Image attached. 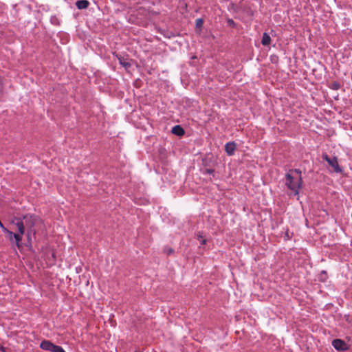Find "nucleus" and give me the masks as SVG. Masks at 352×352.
I'll return each instance as SVG.
<instances>
[{
    "label": "nucleus",
    "instance_id": "1",
    "mask_svg": "<svg viewBox=\"0 0 352 352\" xmlns=\"http://www.w3.org/2000/svg\"><path fill=\"white\" fill-rule=\"evenodd\" d=\"M301 170L299 169L289 170L285 175V185L294 193L298 195L302 187Z\"/></svg>",
    "mask_w": 352,
    "mask_h": 352
},
{
    "label": "nucleus",
    "instance_id": "2",
    "mask_svg": "<svg viewBox=\"0 0 352 352\" xmlns=\"http://www.w3.org/2000/svg\"><path fill=\"white\" fill-rule=\"evenodd\" d=\"M322 157L324 160L327 161L329 166H331L336 173H341L342 169L340 168L338 159L336 157L332 158L329 157L327 153H323Z\"/></svg>",
    "mask_w": 352,
    "mask_h": 352
},
{
    "label": "nucleus",
    "instance_id": "3",
    "mask_svg": "<svg viewBox=\"0 0 352 352\" xmlns=\"http://www.w3.org/2000/svg\"><path fill=\"white\" fill-rule=\"evenodd\" d=\"M332 346L337 351H344L348 349L347 344L340 339H335L332 341Z\"/></svg>",
    "mask_w": 352,
    "mask_h": 352
},
{
    "label": "nucleus",
    "instance_id": "4",
    "mask_svg": "<svg viewBox=\"0 0 352 352\" xmlns=\"http://www.w3.org/2000/svg\"><path fill=\"white\" fill-rule=\"evenodd\" d=\"M5 234H7L8 235L9 239L10 241H12L13 239L15 241L16 245L17 247H20V243L22 241V237L21 236V234H18L16 233H14L12 231L8 230Z\"/></svg>",
    "mask_w": 352,
    "mask_h": 352
},
{
    "label": "nucleus",
    "instance_id": "5",
    "mask_svg": "<svg viewBox=\"0 0 352 352\" xmlns=\"http://www.w3.org/2000/svg\"><path fill=\"white\" fill-rule=\"evenodd\" d=\"M236 148V144L234 142H229L225 145V151L229 156H232L234 154Z\"/></svg>",
    "mask_w": 352,
    "mask_h": 352
},
{
    "label": "nucleus",
    "instance_id": "6",
    "mask_svg": "<svg viewBox=\"0 0 352 352\" xmlns=\"http://www.w3.org/2000/svg\"><path fill=\"white\" fill-rule=\"evenodd\" d=\"M24 220L25 226L29 227L30 228L34 227L35 218L33 215L27 214L23 217Z\"/></svg>",
    "mask_w": 352,
    "mask_h": 352
},
{
    "label": "nucleus",
    "instance_id": "7",
    "mask_svg": "<svg viewBox=\"0 0 352 352\" xmlns=\"http://www.w3.org/2000/svg\"><path fill=\"white\" fill-rule=\"evenodd\" d=\"M116 58H118L119 63L125 69H128L131 67V63L128 61L127 58L122 57L120 55L116 54Z\"/></svg>",
    "mask_w": 352,
    "mask_h": 352
},
{
    "label": "nucleus",
    "instance_id": "8",
    "mask_svg": "<svg viewBox=\"0 0 352 352\" xmlns=\"http://www.w3.org/2000/svg\"><path fill=\"white\" fill-rule=\"evenodd\" d=\"M53 346H54V344L52 343L49 340H43L41 342V343L40 344V347L42 349L46 350V351H52Z\"/></svg>",
    "mask_w": 352,
    "mask_h": 352
},
{
    "label": "nucleus",
    "instance_id": "9",
    "mask_svg": "<svg viewBox=\"0 0 352 352\" xmlns=\"http://www.w3.org/2000/svg\"><path fill=\"white\" fill-rule=\"evenodd\" d=\"M15 225L18 228L19 233L18 234H21V236L24 234L25 233V225L23 221L21 219H19L16 223Z\"/></svg>",
    "mask_w": 352,
    "mask_h": 352
},
{
    "label": "nucleus",
    "instance_id": "10",
    "mask_svg": "<svg viewBox=\"0 0 352 352\" xmlns=\"http://www.w3.org/2000/svg\"><path fill=\"white\" fill-rule=\"evenodd\" d=\"M78 9L82 10L87 8L89 6V2L87 0H78L76 3Z\"/></svg>",
    "mask_w": 352,
    "mask_h": 352
},
{
    "label": "nucleus",
    "instance_id": "11",
    "mask_svg": "<svg viewBox=\"0 0 352 352\" xmlns=\"http://www.w3.org/2000/svg\"><path fill=\"white\" fill-rule=\"evenodd\" d=\"M172 133L178 136H182L184 134L185 132L182 126H180L179 125H176L173 127Z\"/></svg>",
    "mask_w": 352,
    "mask_h": 352
},
{
    "label": "nucleus",
    "instance_id": "12",
    "mask_svg": "<svg viewBox=\"0 0 352 352\" xmlns=\"http://www.w3.org/2000/svg\"><path fill=\"white\" fill-rule=\"evenodd\" d=\"M270 42H271V38H270V35L266 32L263 33L262 39H261L262 45L264 46H267L270 44Z\"/></svg>",
    "mask_w": 352,
    "mask_h": 352
},
{
    "label": "nucleus",
    "instance_id": "13",
    "mask_svg": "<svg viewBox=\"0 0 352 352\" xmlns=\"http://www.w3.org/2000/svg\"><path fill=\"white\" fill-rule=\"evenodd\" d=\"M329 87L331 89L338 90L340 88V84L337 81H334L331 82Z\"/></svg>",
    "mask_w": 352,
    "mask_h": 352
},
{
    "label": "nucleus",
    "instance_id": "14",
    "mask_svg": "<svg viewBox=\"0 0 352 352\" xmlns=\"http://www.w3.org/2000/svg\"><path fill=\"white\" fill-rule=\"evenodd\" d=\"M51 352H65V351L60 346L54 344Z\"/></svg>",
    "mask_w": 352,
    "mask_h": 352
},
{
    "label": "nucleus",
    "instance_id": "15",
    "mask_svg": "<svg viewBox=\"0 0 352 352\" xmlns=\"http://www.w3.org/2000/svg\"><path fill=\"white\" fill-rule=\"evenodd\" d=\"M204 24V20L202 19H197L196 20V26L197 28H201Z\"/></svg>",
    "mask_w": 352,
    "mask_h": 352
},
{
    "label": "nucleus",
    "instance_id": "16",
    "mask_svg": "<svg viewBox=\"0 0 352 352\" xmlns=\"http://www.w3.org/2000/svg\"><path fill=\"white\" fill-rule=\"evenodd\" d=\"M228 23L230 25L233 26V27L235 25V23H234V21L232 19H228Z\"/></svg>",
    "mask_w": 352,
    "mask_h": 352
},
{
    "label": "nucleus",
    "instance_id": "17",
    "mask_svg": "<svg viewBox=\"0 0 352 352\" xmlns=\"http://www.w3.org/2000/svg\"><path fill=\"white\" fill-rule=\"evenodd\" d=\"M0 228L2 229V231L4 233L8 230V229L3 226L2 223L0 224Z\"/></svg>",
    "mask_w": 352,
    "mask_h": 352
},
{
    "label": "nucleus",
    "instance_id": "18",
    "mask_svg": "<svg viewBox=\"0 0 352 352\" xmlns=\"http://www.w3.org/2000/svg\"><path fill=\"white\" fill-rule=\"evenodd\" d=\"M206 172L208 173V174H212L214 173V170L213 169H206Z\"/></svg>",
    "mask_w": 352,
    "mask_h": 352
},
{
    "label": "nucleus",
    "instance_id": "19",
    "mask_svg": "<svg viewBox=\"0 0 352 352\" xmlns=\"http://www.w3.org/2000/svg\"><path fill=\"white\" fill-rule=\"evenodd\" d=\"M199 241L202 245H205L206 243V240L204 239H200Z\"/></svg>",
    "mask_w": 352,
    "mask_h": 352
},
{
    "label": "nucleus",
    "instance_id": "20",
    "mask_svg": "<svg viewBox=\"0 0 352 352\" xmlns=\"http://www.w3.org/2000/svg\"><path fill=\"white\" fill-rule=\"evenodd\" d=\"M197 238H198L199 240L202 239L203 236H202L201 234L199 233L197 234Z\"/></svg>",
    "mask_w": 352,
    "mask_h": 352
},
{
    "label": "nucleus",
    "instance_id": "21",
    "mask_svg": "<svg viewBox=\"0 0 352 352\" xmlns=\"http://www.w3.org/2000/svg\"><path fill=\"white\" fill-rule=\"evenodd\" d=\"M0 351L4 352L5 351V348L3 346L0 345Z\"/></svg>",
    "mask_w": 352,
    "mask_h": 352
},
{
    "label": "nucleus",
    "instance_id": "22",
    "mask_svg": "<svg viewBox=\"0 0 352 352\" xmlns=\"http://www.w3.org/2000/svg\"><path fill=\"white\" fill-rule=\"evenodd\" d=\"M172 252H173V250L172 249H170V250H168V253H172Z\"/></svg>",
    "mask_w": 352,
    "mask_h": 352
}]
</instances>
